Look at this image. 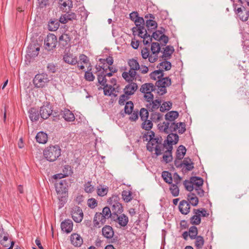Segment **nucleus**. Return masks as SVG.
Segmentation results:
<instances>
[{
  "label": "nucleus",
  "mask_w": 249,
  "mask_h": 249,
  "mask_svg": "<svg viewBox=\"0 0 249 249\" xmlns=\"http://www.w3.org/2000/svg\"><path fill=\"white\" fill-rule=\"evenodd\" d=\"M36 139L38 142L44 144L48 141V136L46 133L43 131H40L37 133Z\"/></svg>",
  "instance_id": "obj_33"
},
{
  "label": "nucleus",
  "mask_w": 249,
  "mask_h": 249,
  "mask_svg": "<svg viewBox=\"0 0 249 249\" xmlns=\"http://www.w3.org/2000/svg\"><path fill=\"white\" fill-rule=\"evenodd\" d=\"M163 51H161L160 52L163 53L164 56H166L167 59H170L172 54L175 51L173 46L168 45L165 48H163Z\"/></svg>",
  "instance_id": "obj_34"
},
{
  "label": "nucleus",
  "mask_w": 249,
  "mask_h": 249,
  "mask_svg": "<svg viewBox=\"0 0 249 249\" xmlns=\"http://www.w3.org/2000/svg\"><path fill=\"white\" fill-rule=\"evenodd\" d=\"M63 173L64 177H68L69 175H71L72 173L71 166L68 165H65L63 169Z\"/></svg>",
  "instance_id": "obj_60"
},
{
  "label": "nucleus",
  "mask_w": 249,
  "mask_h": 249,
  "mask_svg": "<svg viewBox=\"0 0 249 249\" xmlns=\"http://www.w3.org/2000/svg\"><path fill=\"white\" fill-rule=\"evenodd\" d=\"M178 112L177 111H170L165 115L166 122L158 124V129L161 132L166 134L173 133L178 130L179 134L184 133L186 130V124L184 122L176 123L175 120L178 118Z\"/></svg>",
  "instance_id": "obj_1"
},
{
  "label": "nucleus",
  "mask_w": 249,
  "mask_h": 249,
  "mask_svg": "<svg viewBox=\"0 0 249 249\" xmlns=\"http://www.w3.org/2000/svg\"><path fill=\"white\" fill-rule=\"evenodd\" d=\"M71 37L68 34H63L59 37V42L60 46L67 47L70 45Z\"/></svg>",
  "instance_id": "obj_24"
},
{
  "label": "nucleus",
  "mask_w": 249,
  "mask_h": 249,
  "mask_svg": "<svg viewBox=\"0 0 249 249\" xmlns=\"http://www.w3.org/2000/svg\"><path fill=\"white\" fill-rule=\"evenodd\" d=\"M63 60L65 63L71 65H75L77 63H78L77 57L71 53H65L63 55Z\"/></svg>",
  "instance_id": "obj_21"
},
{
  "label": "nucleus",
  "mask_w": 249,
  "mask_h": 249,
  "mask_svg": "<svg viewBox=\"0 0 249 249\" xmlns=\"http://www.w3.org/2000/svg\"><path fill=\"white\" fill-rule=\"evenodd\" d=\"M70 180L63 179L55 183V190L58 195L59 208L63 207L67 202Z\"/></svg>",
  "instance_id": "obj_2"
},
{
  "label": "nucleus",
  "mask_w": 249,
  "mask_h": 249,
  "mask_svg": "<svg viewBox=\"0 0 249 249\" xmlns=\"http://www.w3.org/2000/svg\"><path fill=\"white\" fill-rule=\"evenodd\" d=\"M152 54L155 56H158V53L161 51V47L159 43L157 42H152L151 46Z\"/></svg>",
  "instance_id": "obj_36"
},
{
  "label": "nucleus",
  "mask_w": 249,
  "mask_h": 249,
  "mask_svg": "<svg viewBox=\"0 0 249 249\" xmlns=\"http://www.w3.org/2000/svg\"><path fill=\"white\" fill-rule=\"evenodd\" d=\"M102 235L107 239H111L114 235L113 228L108 225L105 226L102 230Z\"/></svg>",
  "instance_id": "obj_25"
},
{
  "label": "nucleus",
  "mask_w": 249,
  "mask_h": 249,
  "mask_svg": "<svg viewBox=\"0 0 249 249\" xmlns=\"http://www.w3.org/2000/svg\"><path fill=\"white\" fill-rule=\"evenodd\" d=\"M111 207V211L114 213H118L120 214L123 212V207L121 203L113 204L110 205Z\"/></svg>",
  "instance_id": "obj_51"
},
{
  "label": "nucleus",
  "mask_w": 249,
  "mask_h": 249,
  "mask_svg": "<svg viewBox=\"0 0 249 249\" xmlns=\"http://www.w3.org/2000/svg\"><path fill=\"white\" fill-rule=\"evenodd\" d=\"M58 7L63 12L70 11L73 7L71 0H58Z\"/></svg>",
  "instance_id": "obj_12"
},
{
  "label": "nucleus",
  "mask_w": 249,
  "mask_h": 249,
  "mask_svg": "<svg viewBox=\"0 0 249 249\" xmlns=\"http://www.w3.org/2000/svg\"><path fill=\"white\" fill-rule=\"evenodd\" d=\"M91 181H88L84 185V190L88 193H91L94 191V187L91 185Z\"/></svg>",
  "instance_id": "obj_58"
},
{
  "label": "nucleus",
  "mask_w": 249,
  "mask_h": 249,
  "mask_svg": "<svg viewBox=\"0 0 249 249\" xmlns=\"http://www.w3.org/2000/svg\"><path fill=\"white\" fill-rule=\"evenodd\" d=\"M149 76L151 79L156 80L157 78L159 79L162 78V77H163L164 73L162 70L159 69L152 72L150 74Z\"/></svg>",
  "instance_id": "obj_39"
},
{
  "label": "nucleus",
  "mask_w": 249,
  "mask_h": 249,
  "mask_svg": "<svg viewBox=\"0 0 249 249\" xmlns=\"http://www.w3.org/2000/svg\"><path fill=\"white\" fill-rule=\"evenodd\" d=\"M168 134L167 139L164 140L163 146L164 148L167 149V150L165 151V153L172 155L173 145L176 144L178 142L179 136L177 133H169Z\"/></svg>",
  "instance_id": "obj_7"
},
{
  "label": "nucleus",
  "mask_w": 249,
  "mask_h": 249,
  "mask_svg": "<svg viewBox=\"0 0 249 249\" xmlns=\"http://www.w3.org/2000/svg\"><path fill=\"white\" fill-rule=\"evenodd\" d=\"M70 240L71 244L75 247H80L83 242L82 238L76 233L71 234Z\"/></svg>",
  "instance_id": "obj_22"
},
{
  "label": "nucleus",
  "mask_w": 249,
  "mask_h": 249,
  "mask_svg": "<svg viewBox=\"0 0 249 249\" xmlns=\"http://www.w3.org/2000/svg\"><path fill=\"white\" fill-rule=\"evenodd\" d=\"M156 140L155 139H153L152 141L149 140L148 143L146 145V149L149 152H152L154 150V146L157 144V142H155Z\"/></svg>",
  "instance_id": "obj_57"
},
{
  "label": "nucleus",
  "mask_w": 249,
  "mask_h": 249,
  "mask_svg": "<svg viewBox=\"0 0 249 249\" xmlns=\"http://www.w3.org/2000/svg\"><path fill=\"white\" fill-rule=\"evenodd\" d=\"M203 182L202 178L195 176L191 177L190 180H185L183 185L188 191L191 192L195 189L197 194L200 197H202L204 194V191L201 188Z\"/></svg>",
  "instance_id": "obj_3"
},
{
  "label": "nucleus",
  "mask_w": 249,
  "mask_h": 249,
  "mask_svg": "<svg viewBox=\"0 0 249 249\" xmlns=\"http://www.w3.org/2000/svg\"><path fill=\"white\" fill-rule=\"evenodd\" d=\"M155 90V86L151 83H145L142 85L140 89L141 92L144 94L148 92L154 91Z\"/></svg>",
  "instance_id": "obj_28"
},
{
  "label": "nucleus",
  "mask_w": 249,
  "mask_h": 249,
  "mask_svg": "<svg viewBox=\"0 0 249 249\" xmlns=\"http://www.w3.org/2000/svg\"><path fill=\"white\" fill-rule=\"evenodd\" d=\"M59 27L58 20L57 19H51L48 22V29L50 31H55Z\"/></svg>",
  "instance_id": "obj_31"
},
{
  "label": "nucleus",
  "mask_w": 249,
  "mask_h": 249,
  "mask_svg": "<svg viewBox=\"0 0 249 249\" xmlns=\"http://www.w3.org/2000/svg\"><path fill=\"white\" fill-rule=\"evenodd\" d=\"M141 54L143 59H146L148 58L150 63H154L158 59V56H154L152 54H150L149 49L147 47H144L142 50Z\"/></svg>",
  "instance_id": "obj_16"
},
{
  "label": "nucleus",
  "mask_w": 249,
  "mask_h": 249,
  "mask_svg": "<svg viewBox=\"0 0 249 249\" xmlns=\"http://www.w3.org/2000/svg\"><path fill=\"white\" fill-rule=\"evenodd\" d=\"M52 113V107L49 103L43 105L40 108V117L44 120L47 119Z\"/></svg>",
  "instance_id": "obj_14"
},
{
  "label": "nucleus",
  "mask_w": 249,
  "mask_h": 249,
  "mask_svg": "<svg viewBox=\"0 0 249 249\" xmlns=\"http://www.w3.org/2000/svg\"><path fill=\"white\" fill-rule=\"evenodd\" d=\"M118 222L120 226L124 227L128 222V218L124 214H122L119 216Z\"/></svg>",
  "instance_id": "obj_48"
},
{
  "label": "nucleus",
  "mask_w": 249,
  "mask_h": 249,
  "mask_svg": "<svg viewBox=\"0 0 249 249\" xmlns=\"http://www.w3.org/2000/svg\"><path fill=\"white\" fill-rule=\"evenodd\" d=\"M136 26L132 29L133 35L136 36V33L138 32L137 35L143 39L147 38V36H149V34L148 33L146 29H145L144 20L142 17H138L134 21Z\"/></svg>",
  "instance_id": "obj_4"
},
{
  "label": "nucleus",
  "mask_w": 249,
  "mask_h": 249,
  "mask_svg": "<svg viewBox=\"0 0 249 249\" xmlns=\"http://www.w3.org/2000/svg\"><path fill=\"white\" fill-rule=\"evenodd\" d=\"M134 108V104L131 101H128L126 103L124 108V112L122 110L120 112V114L122 117H124V114H127L130 115L132 113Z\"/></svg>",
  "instance_id": "obj_27"
},
{
  "label": "nucleus",
  "mask_w": 249,
  "mask_h": 249,
  "mask_svg": "<svg viewBox=\"0 0 249 249\" xmlns=\"http://www.w3.org/2000/svg\"><path fill=\"white\" fill-rule=\"evenodd\" d=\"M172 106V103L171 102H164L161 106H160V111L162 112H165L166 110H169Z\"/></svg>",
  "instance_id": "obj_52"
},
{
  "label": "nucleus",
  "mask_w": 249,
  "mask_h": 249,
  "mask_svg": "<svg viewBox=\"0 0 249 249\" xmlns=\"http://www.w3.org/2000/svg\"><path fill=\"white\" fill-rule=\"evenodd\" d=\"M88 205L91 209H94L97 206V201L94 198L88 200Z\"/></svg>",
  "instance_id": "obj_59"
},
{
  "label": "nucleus",
  "mask_w": 249,
  "mask_h": 249,
  "mask_svg": "<svg viewBox=\"0 0 249 249\" xmlns=\"http://www.w3.org/2000/svg\"><path fill=\"white\" fill-rule=\"evenodd\" d=\"M163 115L159 112H154L151 114L150 119L155 123H158L162 118Z\"/></svg>",
  "instance_id": "obj_49"
},
{
  "label": "nucleus",
  "mask_w": 249,
  "mask_h": 249,
  "mask_svg": "<svg viewBox=\"0 0 249 249\" xmlns=\"http://www.w3.org/2000/svg\"><path fill=\"white\" fill-rule=\"evenodd\" d=\"M187 149L186 147L183 145H179L177 149L176 156L178 159H183L186 154Z\"/></svg>",
  "instance_id": "obj_35"
},
{
  "label": "nucleus",
  "mask_w": 249,
  "mask_h": 249,
  "mask_svg": "<svg viewBox=\"0 0 249 249\" xmlns=\"http://www.w3.org/2000/svg\"><path fill=\"white\" fill-rule=\"evenodd\" d=\"M171 184V186L170 187V190L172 195L174 196H178L179 190L177 186L178 184H173L172 183Z\"/></svg>",
  "instance_id": "obj_53"
},
{
  "label": "nucleus",
  "mask_w": 249,
  "mask_h": 249,
  "mask_svg": "<svg viewBox=\"0 0 249 249\" xmlns=\"http://www.w3.org/2000/svg\"><path fill=\"white\" fill-rule=\"evenodd\" d=\"M107 218L102 213L96 212L93 218V226L96 228H100L101 225H104Z\"/></svg>",
  "instance_id": "obj_11"
},
{
  "label": "nucleus",
  "mask_w": 249,
  "mask_h": 249,
  "mask_svg": "<svg viewBox=\"0 0 249 249\" xmlns=\"http://www.w3.org/2000/svg\"><path fill=\"white\" fill-rule=\"evenodd\" d=\"M161 176L164 181L168 184L172 183V174L168 171H164L162 172Z\"/></svg>",
  "instance_id": "obj_42"
},
{
  "label": "nucleus",
  "mask_w": 249,
  "mask_h": 249,
  "mask_svg": "<svg viewBox=\"0 0 249 249\" xmlns=\"http://www.w3.org/2000/svg\"><path fill=\"white\" fill-rule=\"evenodd\" d=\"M172 84L171 79L169 77H163L160 78L156 82V86L158 88H165L169 87Z\"/></svg>",
  "instance_id": "obj_18"
},
{
  "label": "nucleus",
  "mask_w": 249,
  "mask_h": 249,
  "mask_svg": "<svg viewBox=\"0 0 249 249\" xmlns=\"http://www.w3.org/2000/svg\"><path fill=\"white\" fill-rule=\"evenodd\" d=\"M190 223L194 225H199L201 221L200 214H194L190 219Z\"/></svg>",
  "instance_id": "obj_43"
},
{
  "label": "nucleus",
  "mask_w": 249,
  "mask_h": 249,
  "mask_svg": "<svg viewBox=\"0 0 249 249\" xmlns=\"http://www.w3.org/2000/svg\"><path fill=\"white\" fill-rule=\"evenodd\" d=\"M70 11L65 12L66 16L68 21H72L73 20L76 19V15L73 12H69Z\"/></svg>",
  "instance_id": "obj_61"
},
{
  "label": "nucleus",
  "mask_w": 249,
  "mask_h": 249,
  "mask_svg": "<svg viewBox=\"0 0 249 249\" xmlns=\"http://www.w3.org/2000/svg\"><path fill=\"white\" fill-rule=\"evenodd\" d=\"M60 114L62 117L67 122H72L75 119L74 114L68 109H65L64 110H61Z\"/></svg>",
  "instance_id": "obj_26"
},
{
  "label": "nucleus",
  "mask_w": 249,
  "mask_h": 249,
  "mask_svg": "<svg viewBox=\"0 0 249 249\" xmlns=\"http://www.w3.org/2000/svg\"><path fill=\"white\" fill-rule=\"evenodd\" d=\"M234 10L236 14L241 20L242 21H246L249 17V11H246V8L243 6V8L239 7L237 9L234 7Z\"/></svg>",
  "instance_id": "obj_13"
},
{
  "label": "nucleus",
  "mask_w": 249,
  "mask_h": 249,
  "mask_svg": "<svg viewBox=\"0 0 249 249\" xmlns=\"http://www.w3.org/2000/svg\"><path fill=\"white\" fill-rule=\"evenodd\" d=\"M128 64L131 69V70H139L140 69L139 62L134 58L129 59L128 61Z\"/></svg>",
  "instance_id": "obj_41"
},
{
  "label": "nucleus",
  "mask_w": 249,
  "mask_h": 249,
  "mask_svg": "<svg viewBox=\"0 0 249 249\" xmlns=\"http://www.w3.org/2000/svg\"><path fill=\"white\" fill-rule=\"evenodd\" d=\"M48 75L42 73L37 74L33 80V83L36 88H43L45 84L49 82Z\"/></svg>",
  "instance_id": "obj_9"
},
{
  "label": "nucleus",
  "mask_w": 249,
  "mask_h": 249,
  "mask_svg": "<svg viewBox=\"0 0 249 249\" xmlns=\"http://www.w3.org/2000/svg\"><path fill=\"white\" fill-rule=\"evenodd\" d=\"M29 118L32 122H36L39 120L40 112H38L37 109L32 107L29 111Z\"/></svg>",
  "instance_id": "obj_29"
},
{
  "label": "nucleus",
  "mask_w": 249,
  "mask_h": 249,
  "mask_svg": "<svg viewBox=\"0 0 249 249\" xmlns=\"http://www.w3.org/2000/svg\"><path fill=\"white\" fill-rule=\"evenodd\" d=\"M139 115L141 117V119L143 121L144 120L148 119L149 117V112L148 110L145 108H142L140 111Z\"/></svg>",
  "instance_id": "obj_54"
},
{
  "label": "nucleus",
  "mask_w": 249,
  "mask_h": 249,
  "mask_svg": "<svg viewBox=\"0 0 249 249\" xmlns=\"http://www.w3.org/2000/svg\"><path fill=\"white\" fill-rule=\"evenodd\" d=\"M62 231L67 233H70L73 229V222L70 219H66L61 223Z\"/></svg>",
  "instance_id": "obj_20"
},
{
  "label": "nucleus",
  "mask_w": 249,
  "mask_h": 249,
  "mask_svg": "<svg viewBox=\"0 0 249 249\" xmlns=\"http://www.w3.org/2000/svg\"><path fill=\"white\" fill-rule=\"evenodd\" d=\"M189 237L191 239H195L197 237L198 230L195 226H191L189 230Z\"/></svg>",
  "instance_id": "obj_47"
},
{
  "label": "nucleus",
  "mask_w": 249,
  "mask_h": 249,
  "mask_svg": "<svg viewBox=\"0 0 249 249\" xmlns=\"http://www.w3.org/2000/svg\"><path fill=\"white\" fill-rule=\"evenodd\" d=\"M40 50V46L37 43L30 44L27 50V54L30 57H35L37 56Z\"/></svg>",
  "instance_id": "obj_15"
},
{
  "label": "nucleus",
  "mask_w": 249,
  "mask_h": 249,
  "mask_svg": "<svg viewBox=\"0 0 249 249\" xmlns=\"http://www.w3.org/2000/svg\"><path fill=\"white\" fill-rule=\"evenodd\" d=\"M57 43L56 36L50 33L44 39V48L47 51H52L56 48Z\"/></svg>",
  "instance_id": "obj_8"
},
{
  "label": "nucleus",
  "mask_w": 249,
  "mask_h": 249,
  "mask_svg": "<svg viewBox=\"0 0 249 249\" xmlns=\"http://www.w3.org/2000/svg\"><path fill=\"white\" fill-rule=\"evenodd\" d=\"M187 201L189 202V204H191L194 206H196L199 202L198 197L194 193H193L191 192L187 195Z\"/></svg>",
  "instance_id": "obj_32"
},
{
  "label": "nucleus",
  "mask_w": 249,
  "mask_h": 249,
  "mask_svg": "<svg viewBox=\"0 0 249 249\" xmlns=\"http://www.w3.org/2000/svg\"><path fill=\"white\" fill-rule=\"evenodd\" d=\"M146 27H147L146 30L148 33L149 34L157 28L158 24L154 19H149L146 21Z\"/></svg>",
  "instance_id": "obj_30"
},
{
  "label": "nucleus",
  "mask_w": 249,
  "mask_h": 249,
  "mask_svg": "<svg viewBox=\"0 0 249 249\" xmlns=\"http://www.w3.org/2000/svg\"><path fill=\"white\" fill-rule=\"evenodd\" d=\"M47 69L50 73H55L58 69L57 64L53 63H49L47 66Z\"/></svg>",
  "instance_id": "obj_56"
},
{
  "label": "nucleus",
  "mask_w": 249,
  "mask_h": 249,
  "mask_svg": "<svg viewBox=\"0 0 249 249\" xmlns=\"http://www.w3.org/2000/svg\"><path fill=\"white\" fill-rule=\"evenodd\" d=\"M161 100L159 99H156L152 100L149 104L146 106L147 107L149 108V111L153 112L154 109H158L160 106Z\"/></svg>",
  "instance_id": "obj_38"
},
{
  "label": "nucleus",
  "mask_w": 249,
  "mask_h": 249,
  "mask_svg": "<svg viewBox=\"0 0 249 249\" xmlns=\"http://www.w3.org/2000/svg\"><path fill=\"white\" fill-rule=\"evenodd\" d=\"M132 193L130 191L124 190L122 193L123 198L126 202H128L132 199Z\"/></svg>",
  "instance_id": "obj_44"
},
{
  "label": "nucleus",
  "mask_w": 249,
  "mask_h": 249,
  "mask_svg": "<svg viewBox=\"0 0 249 249\" xmlns=\"http://www.w3.org/2000/svg\"><path fill=\"white\" fill-rule=\"evenodd\" d=\"M61 149L58 145H51L43 151L45 158L50 162L54 161L60 156Z\"/></svg>",
  "instance_id": "obj_6"
},
{
  "label": "nucleus",
  "mask_w": 249,
  "mask_h": 249,
  "mask_svg": "<svg viewBox=\"0 0 249 249\" xmlns=\"http://www.w3.org/2000/svg\"><path fill=\"white\" fill-rule=\"evenodd\" d=\"M193 213L194 214H200V217H208L209 215V213H207L206 210L204 208H200L198 209H194Z\"/></svg>",
  "instance_id": "obj_50"
},
{
  "label": "nucleus",
  "mask_w": 249,
  "mask_h": 249,
  "mask_svg": "<svg viewBox=\"0 0 249 249\" xmlns=\"http://www.w3.org/2000/svg\"><path fill=\"white\" fill-rule=\"evenodd\" d=\"M138 89V85L136 83L131 82V84L126 85L124 89L125 94L127 96L133 95Z\"/></svg>",
  "instance_id": "obj_23"
},
{
  "label": "nucleus",
  "mask_w": 249,
  "mask_h": 249,
  "mask_svg": "<svg viewBox=\"0 0 249 249\" xmlns=\"http://www.w3.org/2000/svg\"><path fill=\"white\" fill-rule=\"evenodd\" d=\"M182 163L184 166L182 169L183 173H186L194 168V163L192 161L191 159L189 157L185 158L182 161Z\"/></svg>",
  "instance_id": "obj_17"
},
{
  "label": "nucleus",
  "mask_w": 249,
  "mask_h": 249,
  "mask_svg": "<svg viewBox=\"0 0 249 249\" xmlns=\"http://www.w3.org/2000/svg\"><path fill=\"white\" fill-rule=\"evenodd\" d=\"M165 33V29L163 27H160V30H156L154 32L152 36L149 34V36H147V40L143 39V43L144 45L149 44L152 42V39L154 38L155 40L160 41H162L164 43L163 44H161V46H165L169 41L168 37L164 35Z\"/></svg>",
  "instance_id": "obj_5"
},
{
  "label": "nucleus",
  "mask_w": 249,
  "mask_h": 249,
  "mask_svg": "<svg viewBox=\"0 0 249 249\" xmlns=\"http://www.w3.org/2000/svg\"><path fill=\"white\" fill-rule=\"evenodd\" d=\"M102 214L105 215L107 219H108L111 215V212L110 209L108 207H105L102 211Z\"/></svg>",
  "instance_id": "obj_63"
},
{
  "label": "nucleus",
  "mask_w": 249,
  "mask_h": 249,
  "mask_svg": "<svg viewBox=\"0 0 249 249\" xmlns=\"http://www.w3.org/2000/svg\"><path fill=\"white\" fill-rule=\"evenodd\" d=\"M141 127L145 130H150L153 127V123L151 120L146 119L143 120Z\"/></svg>",
  "instance_id": "obj_46"
},
{
  "label": "nucleus",
  "mask_w": 249,
  "mask_h": 249,
  "mask_svg": "<svg viewBox=\"0 0 249 249\" xmlns=\"http://www.w3.org/2000/svg\"><path fill=\"white\" fill-rule=\"evenodd\" d=\"M178 209L182 214H187L190 212V205L189 202L185 200L181 201L178 205Z\"/></svg>",
  "instance_id": "obj_19"
},
{
  "label": "nucleus",
  "mask_w": 249,
  "mask_h": 249,
  "mask_svg": "<svg viewBox=\"0 0 249 249\" xmlns=\"http://www.w3.org/2000/svg\"><path fill=\"white\" fill-rule=\"evenodd\" d=\"M71 215L73 220L76 223L81 222L84 216L81 208L78 206H76L72 209Z\"/></svg>",
  "instance_id": "obj_10"
},
{
  "label": "nucleus",
  "mask_w": 249,
  "mask_h": 249,
  "mask_svg": "<svg viewBox=\"0 0 249 249\" xmlns=\"http://www.w3.org/2000/svg\"><path fill=\"white\" fill-rule=\"evenodd\" d=\"M129 99V97H128V96L125 94V93L124 94H122L120 96L118 103L121 106L124 105L125 104V102L126 100H128Z\"/></svg>",
  "instance_id": "obj_62"
},
{
  "label": "nucleus",
  "mask_w": 249,
  "mask_h": 249,
  "mask_svg": "<svg viewBox=\"0 0 249 249\" xmlns=\"http://www.w3.org/2000/svg\"><path fill=\"white\" fill-rule=\"evenodd\" d=\"M196 239L195 242V246L197 249H201L202 248L204 244V238L198 235L195 239Z\"/></svg>",
  "instance_id": "obj_40"
},
{
  "label": "nucleus",
  "mask_w": 249,
  "mask_h": 249,
  "mask_svg": "<svg viewBox=\"0 0 249 249\" xmlns=\"http://www.w3.org/2000/svg\"><path fill=\"white\" fill-rule=\"evenodd\" d=\"M163 160L166 163L170 162L173 160L172 155L164 153L163 155Z\"/></svg>",
  "instance_id": "obj_64"
},
{
  "label": "nucleus",
  "mask_w": 249,
  "mask_h": 249,
  "mask_svg": "<svg viewBox=\"0 0 249 249\" xmlns=\"http://www.w3.org/2000/svg\"><path fill=\"white\" fill-rule=\"evenodd\" d=\"M98 83L102 86L107 88V79L106 75H104V71H101L97 75Z\"/></svg>",
  "instance_id": "obj_37"
},
{
  "label": "nucleus",
  "mask_w": 249,
  "mask_h": 249,
  "mask_svg": "<svg viewBox=\"0 0 249 249\" xmlns=\"http://www.w3.org/2000/svg\"><path fill=\"white\" fill-rule=\"evenodd\" d=\"M120 198L118 195H112L111 197L108 199L107 202L110 205L113 204H120L119 202Z\"/></svg>",
  "instance_id": "obj_55"
},
{
  "label": "nucleus",
  "mask_w": 249,
  "mask_h": 249,
  "mask_svg": "<svg viewBox=\"0 0 249 249\" xmlns=\"http://www.w3.org/2000/svg\"><path fill=\"white\" fill-rule=\"evenodd\" d=\"M91 66L88 68V71L85 73L84 78L88 81H93L95 79V76L93 75L92 72L91 71Z\"/></svg>",
  "instance_id": "obj_45"
}]
</instances>
